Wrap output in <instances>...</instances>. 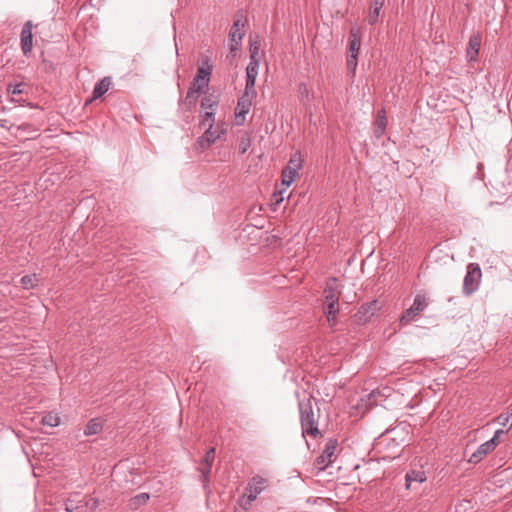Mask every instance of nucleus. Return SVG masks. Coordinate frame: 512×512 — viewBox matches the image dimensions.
Returning a JSON list of instances; mask_svg holds the SVG:
<instances>
[{
	"instance_id": "f257e3e1",
	"label": "nucleus",
	"mask_w": 512,
	"mask_h": 512,
	"mask_svg": "<svg viewBox=\"0 0 512 512\" xmlns=\"http://www.w3.org/2000/svg\"><path fill=\"white\" fill-rule=\"evenodd\" d=\"M299 412L303 433L312 436L318 434V420L313 412L311 398L299 400Z\"/></svg>"
},
{
	"instance_id": "f03ea898",
	"label": "nucleus",
	"mask_w": 512,
	"mask_h": 512,
	"mask_svg": "<svg viewBox=\"0 0 512 512\" xmlns=\"http://www.w3.org/2000/svg\"><path fill=\"white\" fill-rule=\"evenodd\" d=\"M268 485V479L260 475L253 476L245 487L241 506L247 510L257 499L258 495L268 488Z\"/></svg>"
},
{
	"instance_id": "7ed1b4c3",
	"label": "nucleus",
	"mask_w": 512,
	"mask_h": 512,
	"mask_svg": "<svg viewBox=\"0 0 512 512\" xmlns=\"http://www.w3.org/2000/svg\"><path fill=\"white\" fill-rule=\"evenodd\" d=\"M202 128L204 129V133L196 142L197 148L202 151L208 149L216 141L220 140L227 132V124L224 122H218L214 125L209 124Z\"/></svg>"
},
{
	"instance_id": "20e7f679",
	"label": "nucleus",
	"mask_w": 512,
	"mask_h": 512,
	"mask_svg": "<svg viewBox=\"0 0 512 512\" xmlns=\"http://www.w3.org/2000/svg\"><path fill=\"white\" fill-rule=\"evenodd\" d=\"M481 276L480 267L477 264H469L463 281V292L465 295L470 296L478 289Z\"/></svg>"
},
{
	"instance_id": "39448f33",
	"label": "nucleus",
	"mask_w": 512,
	"mask_h": 512,
	"mask_svg": "<svg viewBox=\"0 0 512 512\" xmlns=\"http://www.w3.org/2000/svg\"><path fill=\"white\" fill-rule=\"evenodd\" d=\"M301 156L294 154L291 156L288 165L282 171V185L289 187L298 175V171L301 168Z\"/></svg>"
},
{
	"instance_id": "423d86ee",
	"label": "nucleus",
	"mask_w": 512,
	"mask_h": 512,
	"mask_svg": "<svg viewBox=\"0 0 512 512\" xmlns=\"http://www.w3.org/2000/svg\"><path fill=\"white\" fill-rule=\"evenodd\" d=\"M337 446V440L330 439L326 443L322 454L319 455L315 461V465L319 470H324L330 463L335 460Z\"/></svg>"
},
{
	"instance_id": "0eeeda50",
	"label": "nucleus",
	"mask_w": 512,
	"mask_h": 512,
	"mask_svg": "<svg viewBox=\"0 0 512 512\" xmlns=\"http://www.w3.org/2000/svg\"><path fill=\"white\" fill-rule=\"evenodd\" d=\"M210 79L195 76L193 82L187 92L186 102L190 105H195L198 99L199 94H201L205 88L208 87Z\"/></svg>"
},
{
	"instance_id": "6e6552de",
	"label": "nucleus",
	"mask_w": 512,
	"mask_h": 512,
	"mask_svg": "<svg viewBox=\"0 0 512 512\" xmlns=\"http://www.w3.org/2000/svg\"><path fill=\"white\" fill-rule=\"evenodd\" d=\"M255 95H252L251 93L248 94L245 91V94L238 99L237 107L235 111V123L236 125H243L245 122V117L249 113L251 105H252V98Z\"/></svg>"
},
{
	"instance_id": "1a4fd4ad",
	"label": "nucleus",
	"mask_w": 512,
	"mask_h": 512,
	"mask_svg": "<svg viewBox=\"0 0 512 512\" xmlns=\"http://www.w3.org/2000/svg\"><path fill=\"white\" fill-rule=\"evenodd\" d=\"M427 306L426 298L423 295H416L412 306L407 309L400 318L402 324H407L422 312Z\"/></svg>"
},
{
	"instance_id": "9d476101",
	"label": "nucleus",
	"mask_w": 512,
	"mask_h": 512,
	"mask_svg": "<svg viewBox=\"0 0 512 512\" xmlns=\"http://www.w3.org/2000/svg\"><path fill=\"white\" fill-rule=\"evenodd\" d=\"M380 308L381 305L377 300L362 305L355 315L356 321L362 324L367 323Z\"/></svg>"
},
{
	"instance_id": "9b49d317",
	"label": "nucleus",
	"mask_w": 512,
	"mask_h": 512,
	"mask_svg": "<svg viewBox=\"0 0 512 512\" xmlns=\"http://www.w3.org/2000/svg\"><path fill=\"white\" fill-rule=\"evenodd\" d=\"M341 291L339 289L337 279L330 278L326 284L323 295V304L339 303Z\"/></svg>"
},
{
	"instance_id": "f8f14e48",
	"label": "nucleus",
	"mask_w": 512,
	"mask_h": 512,
	"mask_svg": "<svg viewBox=\"0 0 512 512\" xmlns=\"http://www.w3.org/2000/svg\"><path fill=\"white\" fill-rule=\"evenodd\" d=\"M259 60L250 61L246 68V86L245 90L248 94L255 95V83L258 75Z\"/></svg>"
},
{
	"instance_id": "ddd939ff",
	"label": "nucleus",
	"mask_w": 512,
	"mask_h": 512,
	"mask_svg": "<svg viewBox=\"0 0 512 512\" xmlns=\"http://www.w3.org/2000/svg\"><path fill=\"white\" fill-rule=\"evenodd\" d=\"M33 24L31 21H27L21 31L20 43L21 49L24 55H28L32 51L33 47V35H32Z\"/></svg>"
},
{
	"instance_id": "4468645a",
	"label": "nucleus",
	"mask_w": 512,
	"mask_h": 512,
	"mask_svg": "<svg viewBox=\"0 0 512 512\" xmlns=\"http://www.w3.org/2000/svg\"><path fill=\"white\" fill-rule=\"evenodd\" d=\"M497 443L495 439H490L483 444H481L478 449L470 456L469 462L470 463H478L485 455L492 452L496 446Z\"/></svg>"
},
{
	"instance_id": "2eb2a0df",
	"label": "nucleus",
	"mask_w": 512,
	"mask_h": 512,
	"mask_svg": "<svg viewBox=\"0 0 512 512\" xmlns=\"http://www.w3.org/2000/svg\"><path fill=\"white\" fill-rule=\"evenodd\" d=\"M481 46V37L480 35H472L469 39L468 47H467V57L470 61H475L477 59L479 50Z\"/></svg>"
},
{
	"instance_id": "dca6fc26",
	"label": "nucleus",
	"mask_w": 512,
	"mask_h": 512,
	"mask_svg": "<svg viewBox=\"0 0 512 512\" xmlns=\"http://www.w3.org/2000/svg\"><path fill=\"white\" fill-rule=\"evenodd\" d=\"M111 79L110 77H104L102 80L96 83L93 89V96L87 103L92 102L100 97H102L110 88Z\"/></svg>"
},
{
	"instance_id": "f3484780",
	"label": "nucleus",
	"mask_w": 512,
	"mask_h": 512,
	"mask_svg": "<svg viewBox=\"0 0 512 512\" xmlns=\"http://www.w3.org/2000/svg\"><path fill=\"white\" fill-rule=\"evenodd\" d=\"M361 46V34L357 28H352L349 34V53L358 55Z\"/></svg>"
},
{
	"instance_id": "a211bd4d",
	"label": "nucleus",
	"mask_w": 512,
	"mask_h": 512,
	"mask_svg": "<svg viewBox=\"0 0 512 512\" xmlns=\"http://www.w3.org/2000/svg\"><path fill=\"white\" fill-rule=\"evenodd\" d=\"M243 27L244 24L241 22V20L234 21L229 32V42H242L244 36V32L242 31Z\"/></svg>"
},
{
	"instance_id": "6ab92c4d",
	"label": "nucleus",
	"mask_w": 512,
	"mask_h": 512,
	"mask_svg": "<svg viewBox=\"0 0 512 512\" xmlns=\"http://www.w3.org/2000/svg\"><path fill=\"white\" fill-rule=\"evenodd\" d=\"M324 312L330 326L336 324V316L339 313V303H326L323 304Z\"/></svg>"
},
{
	"instance_id": "aec40b11",
	"label": "nucleus",
	"mask_w": 512,
	"mask_h": 512,
	"mask_svg": "<svg viewBox=\"0 0 512 512\" xmlns=\"http://www.w3.org/2000/svg\"><path fill=\"white\" fill-rule=\"evenodd\" d=\"M384 2L385 0H373L369 9V24L374 25L378 21L380 10L383 7Z\"/></svg>"
},
{
	"instance_id": "412c9836",
	"label": "nucleus",
	"mask_w": 512,
	"mask_h": 512,
	"mask_svg": "<svg viewBox=\"0 0 512 512\" xmlns=\"http://www.w3.org/2000/svg\"><path fill=\"white\" fill-rule=\"evenodd\" d=\"M424 481H426V476H425L424 471L412 470L406 474V487L408 489L411 488L413 482L423 483Z\"/></svg>"
},
{
	"instance_id": "4be33fe9",
	"label": "nucleus",
	"mask_w": 512,
	"mask_h": 512,
	"mask_svg": "<svg viewBox=\"0 0 512 512\" xmlns=\"http://www.w3.org/2000/svg\"><path fill=\"white\" fill-rule=\"evenodd\" d=\"M494 422L501 425L503 428L510 430L512 427V407L509 408L506 412L501 413L494 419Z\"/></svg>"
},
{
	"instance_id": "5701e85b",
	"label": "nucleus",
	"mask_w": 512,
	"mask_h": 512,
	"mask_svg": "<svg viewBox=\"0 0 512 512\" xmlns=\"http://www.w3.org/2000/svg\"><path fill=\"white\" fill-rule=\"evenodd\" d=\"M386 123H387V120H386L384 111L378 112V117H377V120L375 123V129H374V133L377 137H381L383 135L385 128H386Z\"/></svg>"
},
{
	"instance_id": "b1692460",
	"label": "nucleus",
	"mask_w": 512,
	"mask_h": 512,
	"mask_svg": "<svg viewBox=\"0 0 512 512\" xmlns=\"http://www.w3.org/2000/svg\"><path fill=\"white\" fill-rule=\"evenodd\" d=\"M102 429V425L98 419H92L88 422L84 429V434L87 436L98 434Z\"/></svg>"
},
{
	"instance_id": "393cba45",
	"label": "nucleus",
	"mask_w": 512,
	"mask_h": 512,
	"mask_svg": "<svg viewBox=\"0 0 512 512\" xmlns=\"http://www.w3.org/2000/svg\"><path fill=\"white\" fill-rule=\"evenodd\" d=\"M20 281L25 289H33L38 285L39 278L36 274L24 275Z\"/></svg>"
},
{
	"instance_id": "a878e982",
	"label": "nucleus",
	"mask_w": 512,
	"mask_h": 512,
	"mask_svg": "<svg viewBox=\"0 0 512 512\" xmlns=\"http://www.w3.org/2000/svg\"><path fill=\"white\" fill-rule=\"evenodd\" d=\"M42 424L49 427H56L60 424V417L57 413L50 412L42 417Z\"/></svg>"
},
{
	"instance_id": "bb28decb",
	"label": "nucleus",
	"mask_w": 512,
	"mask_h": 512,
	"mask_svg": "<svg viewBox=\"0 0 512 512\" xmlns=\"http://www.w3.org/2000/svg\"><path fill=\"white\" fill-rule=\"evenodd\" d=\"M218 100L217 97L210 94L206 95L202 101H201V108L203 110H214V108L217 106Z\"/></svg>"
},
{
	"instance_id": "cd10ccee",
	"label": "nucleus",
	"mask_w": 512,
	"mask_h": 512,
	"mask_svg": "<svg viewBox=\"0 0 512 512\" xmlns=\"http://www.w3.org/2000/svg\"><path fill=\"white\" fill-rule=\"evenodd\" d=\"M150 496L149 494L147 493H140V494H137L136 496H134L131 500H130V506L132 508H137L143 504H145L148 500H149Z\"/></svg>"
},
{
	"instance_id": "c85d7f7f",
	"label": "nucleus",
	"mask_w": 512,
	"mask_h": 512,
	"mask_svg": "<svg viewBox=\"0 0 512 512\" xmlns=\"http://www.w3.org/2000/svg\"><path fill=\"white\" fill-rule=\"evenodd\" d=\"M209 124H216L214 111L213 110H204V114L202 115V120L200 122V127H206Z\"/></svg>"
},
{
	"instance_id": "c756f323",
	"label": "nucleus",
	"mask_w": 512,
	"mask_h": 512,
	"mask_svg": "<svg viewBox=\"0 0 512 512\" xmlns=\"http://www.w3.org/2000/svg\"><path fill=\"white\" fill-rule=\"evenodd\" d=\"M211 468H212V465H207V464L203 465V463H200V466L198 468L201 473L202 482H203L204 486H206V484L208 483V475L211 471Z\"/></svg>"
},
{
	"instance_id": "7c9ffc66",
	"label": "nucleus",
	"mask_w": 512,
	"mask_h": 512,
	"mask_svg": "<svg viewBox=\"0 0 512 512\" xmlns=\"http://www.w3.org/2000/svg\"><path fill=\"white\" fill-rule=\"evenodd\" d=\"M250 61L258 60V54L260 49L259 41L250 40Z\"/></svg>"
},
{
	"instance_id": "2f4dec72",
	"label": "nucleus",
	"mask_w": 512,
	"mask_h": 512,
	"mask_svg": "<svg viewBox=\"0 0 512 512\" xmlns=\"http://www.w3.org/2000/svg\"><path fill=\"white\" fill-rule=\"evenodd\" d=\"M211 72H212V68H211V66L208 64V62H206V63H205V65L200 66V67L198 68V71H197V75H196V76L204 77V78H208V79H210Z\"/></svg>"
},
{
	"instance_id": "473e14b6",
	"label": "nucleus",
	"mask_w": 512,
	"mask_h": 512,
	"mask_svg": "<svg viewBox=\"0 0 512 512\" xmlns=\"http://www.w3.org/2000/svg\"><path fill=\"white\" fill-rule=\"evenodd\" d=\"M357 63H358V55L356 54H350L348 55L347 57V68L351 71V72H355L356 68H357Z\"/></svg>"
},
{
	"instance_id": "72a5a7b5",
	"label": "nucleus",
	"mask_w": 512,
	"mask_h": 512,
	"mask_svg": "<svg viewBox=\"0 0 512 512\" xmlns=\"http://www.w3.org/2000/svg\"><path fill=\"white\" fill-rule=\"evenodd\" d=\"M214 458H215V449L214 448H210L204 455L203 459L201 460V463L204 464H207V465H212L213 462H214Z\"/></svg>"
},
{
	"instance_id": "f704fd0d",
	"label": "nucleus",
	"mask_w": 512,
	"mask_h": 512,
	"mask_svg": "<svg viewBox=\"0 0 512 512\" xmlns=\"http://www.w3.org/2000/svg\"><path fill=\"white\" fill-rule=\"evenodd\" d=\"M22 84L21 83H18V84H9L8 85V88H7V91L12 94V95H20L23 93V88H22Z\"/></svg>"
},
{
	"instance_id": "c9c22d12",
	"label": "nucleus",
	"mask_w": 512,
	"mask_h": 512,
	"mask_svg": "<svg viewBox=\"0 0 512 512\" xmlns=\"http://www.w3.org/2000/svg\"><path fill=\"white\" fill-rule=\"evenodd\" d=\"M250 147V139L247 138V137H241L240 140H239V152L241 154H244L246 153V151L248 150V148Z\"/></svg>"
},
{
	"instance_id": "e433bc0d",
	"label": "nucleus",
	"mask_w": 512,
	"mask_h": 512,
	"mask_svg": "<svg viewBox=\"0 0 512 512\" xmlns=\"http://www.w3.org/2000/svg\"><path fill=\"white\" fill-rule=\"evenodd\" d=\"M64 505L66 512H75L78 509V505L71 499H68Z\"/></svg>"
},
{
	"instance_id": "4c0bfd02",
	"label": "nucleus",
	"mask_w": 512,
	"mask_h": 512,
	"mask_svg": "<svg viewBox=\"0 0 512 512\" xmlns=\"http://www.w3.org/2000/svg\"><path fill=\"white\" fill-rule=\"evenodd\" d=\"M284 192H285V190H280L273 194L272 198L276 205H279L284 200V196H283Z\"/></svg>"
},
{
	"instance_id": "58836bf2",
	"label": "nucleus",
	"mask_w": 512,
	"mask_h": 512,
	"mask_svg": "<svg viewBox=\"0 0 512 512\" xmlns=\"http://www.w3.org/2000/svg\"><path fill=\"white\" fill-rule=\"evenodd\" d=\"M507 432H508V429H505V428L498 429L495 431L494 436L491 439H495V441L497 442V439L500 436L505 435Z\"/></svg>"
},
{
	"instance_id": "ea45409f",
	"label": "nucleus",
	"mask_w": 512,
	"mask_h": 512,
	"mask_svg": "<svg viewBox=\"0 0 512 512\" xmlns=\"http://www.w3.org/2000/svg\"><path fill=\"white\" fill-rule=\"evenodd\" d=\"M241 47V42H229V48L231 52L237 51Z\"/></svg>"
},
{
	"instance_id": "a19ab883",
	"label": "nucleus",
	"mask_w": 512,
	"mask_h": 512,
	"mask_svg": "<svg viewBox=\"0 0 512 512\" xmlns=\"http://www.w3.org/2000/svg\"><path fill=\"white\" fill-rule=\"evenodd\" d=\"M299 93L302 97L304 93H308L307 87L303 83L299 86Z\"/></svg>"
},
{
	"instance_id": "79ce46f5",
	"label": "nucleus",
	"mask_w": 512,
	"mask_h": 512,
	"mask_svg": "<svg viewBox=\"0 0 512 512\" xmlns=\"http://www.w3.org/2000/svg\"><path fill=\"white\" fill-rule=\"evenodd\" d=\"M375 396V391H373L371 394H370V397H374Z\"/></svg>"
},
{
	"instance_id": "37998d69",
	"label": "nucleus",
	"mask_w": 512,
	"mask_h": 512,
	"mask_svg": "<svg viewBox=\"0 0 512 512\" xmlns=\"http://www.w3.org/2000/svg\"><path fill=\"white\" fill-rule=\"evenodd\" d=\"M97 505V502L96 501H93V507H95Z\"/></svg>"
}]
</instances>
